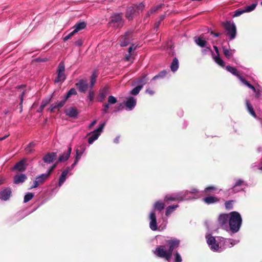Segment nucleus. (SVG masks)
Segmentation results:
<instances>
[{"mask_svg": "<svg viewBox=\"0 0 262 262\" xmlns=\"http://www.w3.org/2000/svg\"><path fill=\"white\" fill-rule=\"evenodd\" d=\"M27 159H23L18 162L16 163L12 168L13 170H16L19 172L25 171L27 167L28 164H27Z\"/></svg>", "mask_w": 262, "mask_h": 262, "instance_id": "12", "label": "nucleus"}, {"mask_svg": "<svg viewBox=\"0 0 262 262\" xmlns=\"http://www.w3.org/2000/svg\"><path fill=\"white\" fill-rule=\"evenodd\" d=\"M11 190L10 188H6L0 191V199L3 201L8 200L11 194Z\"/></svg>", "mask_w": 262, "mask_h": 262, "instance_id": "23", "label": "nucleus"}, {"mask_svg": "<svg viewBox=\"0 0 262 262\" xmlns=\"http://www.w3.org/2000/svg\"><path fill=\"white\" fill-rule=\"evenodd\" d=\"M137 103V100L133 97L130 96L128 97L125 103V105L127 111L133 110L136 106Z\"/></svg>", "mask_w": 262, "mask_h": 262, "instance_id": "17", "label": "nucleus"}, {"mask_svg": "<svg viewBox=\"0 0 262 262\" xmlns=\"http://www.w3.org/2000/svg\"><path fill=\"white\" fill-rule=\"evenodd\" d=\"M83 42V40L81 38H80L75 42V45L76 46L80 47L82 45Z\"/></svg>", "mask_w": 262, "mask_h": 262, "instance_id": "61", "label": "nucleus"}, {"mask_svg": "<svg viewBox=\"0 0 262 262\" xmlns=\"http://www.w3.org/2000/svg\"><path fill=\"white\" fill-rule=\"evenodd\" d=\"M226 70L232 74L233 75L237 77L241 83L244 84L245 83V81H247L246 79L242 77L238 73V72L235 68L230 66H227L226 67Z\"/></svg>", "mask_w": 262, "mask_h": 262, "instance_id": "14", "label": "nucleus"}, {"mask_svg": "<svg viewBox=\"0 0 262 262\" xmlns=\"http://www.w3.org/2000/svg\"><path fill=\"white\" fill-rule=\"evenodd\" d=\"M206 238L207 239V243L209 246L211 250L215 252H222L223 250L222 246H219V244L216 243V239L214 237L210 235H206Z\"/></svg>", "mask_w": 262, "mask_h": 262, "instance_id": "8", "label": "nucleus"}, {"mask_svg": "<svg viewBox=\"0 0 262 262\" xmlns=\"http://www.w3.org/2000/svg\"><path fill=\"white\" fill-rule=\"evenodd\" d=\"M65 114L69 117L75 119L78 117L79 113L76 108L70 107L66 110Z\"/></svg>", "mask_w": 262, "mask_h": 262, "instance_id": "24", "label": "nucleus"}, {"mask_svg": "<svg viewBox=\"0 0 262 262\" xmlns=\"http://www.w3.org/2000/svg\"><path fill=\"white\" fill-rule=\"evenodd\" d=\"M149 227L152 231H156L157 230V219L155 212L154 211H152L149 215Z\"/></svg>", "mask_w": 262, "mask_h": 262, "instance_id": "19", "label": "nucleus"}, {"mask_svg": "<svg viewBox=\"0 0 262 262\" xmlns=\"http://www.w3.org/2000/svg\"><path fill=\"white\" fill-rule=\"evenodd\" d=\"M215 189V188L214 186H209V187H206L204 191L206 192H207L208 191L214 190Z\"/></svg>", "mask_w": 262, "mask_h": 262, "instance_id": "62", "label": "nucleus"}, {"mask_svg": "<svg viewBox=\"0 0 262 262\" xmlns=\"http://www.w3.org/2000/svg\"><path fill=\"white\" fill-rule=\"evenodd\" d=\"M124 23L122 13H116L111 15L108 24L110 27L118 29L122 28L124 25Z\"/></svg>", "mask_w": 262, "mask_h": 262, "instance_id": "3", "label": "nucleus"}, {"mask_svg": "<svg viewBox=\"0 0 262 262\" xmlns=\"http://www.w3.org/2000/svg\"><path fill=\"white\" fill-rule=\"evenodd\" d=\"M97 77V75L96 73V71H94L91 76V83H90V87L91 88H92L94 84L96 82V78Z\"/></svg>", "mask_w": 262, "mask_h": 262, "instance_id": "45", "label": "nucleus"}, {"mask_svg": "<svg viewBox=\"0 0 262 262\" xmlns=\"http://www.w3.org/2000/svg\"><path fill=\"white\" fill-rule=\"evenodd\" d=\"M137 14L135 8L133 5L127 9L125 17L128 20H130Z\"/></svg>", "mask_w": 262, "mask_h": 262, "instance_id": "22", "label": "nucleus"}, {"mask_svg": "<svg viewBox=\"0 0 262 262\" xmlns=\"http://www.w3.org/2000/svg\"><path fill=\"white\" fill-rule=\"evenodd\" d=\"M179 67V62L177 58L174 57L170 65V69L172 72H175L177 71Z\"/></svg>", "mask_w": 262, "mask_h": 262, "instance_id": "34", "label": "nucleus"}, {"mask_svg": "<svg viewBox=\"0 0 262 262\" xmlns=\"http://www.w3.org/2000/svg\"><path fill=\"white\" fill-rule=\"evenodd\" d=\"M251 168L253 169L257 168L258 169L262 170V162L260 163H254L251 165Z\"/></svg>", "mask_w": 262, "mask_h": 262, "instance_id": "54", "label": "nucleus"}, {"mask_svg": "<svg viewBox=\"0 0 262 262\" xmlns=\"http://www.w3.org/2000/svg\"><path fill=\"white\" fill-rule=\"evenodd\" d=\"M244 13H245L244 9H238L234 12L233 17H235L239 16Z\"/></svg>", "mask_w": 262, "mask_h": 262, "instance_id": "52", "label": "nucleus"}, {"mask_svg": "<svg viewBox=\"0 0 262 262\" xmlns=\"http://www.w3.org/2000/svg\"><path fill=\"white\" fill-rule=\"evenodd\" d=\"M75 33H74V31L73 30L71 32H70L69 34H68L67 35H66L65 37H63V39L64 41H66L68 40H69L71 37H72Z\"/></svg>", "mask_w": 262, "mask_h": 262, "instance_id": "60", "label": "nucleus"}, {"mask_svg": "<svg viewBox=\"0 0 262 262\" xmlns=\"http://www.w3.org/2000/svg\"><path fill=\"white\" fill-rule=\"evenodd\" d=\"M131 34L130 32H126L124 37H122L121 40L120 42V45L122 47H126L127 46L130 41L129 35Z\"/></svg>", "mask_w": 262, "mask_h": 262, "instance_id": "32", "label": "nucleus"}, {"mask_svg": "<svg viewBox=\"0 0 262 262\" xmlns=\"http://www.w3.org/2000/svg\"><path fill=\"white\" fill-rule=\"evenodd\" d=\"M244 183V181L241 179L237 180L233 187L231 189L232 192L236 193L240 191V189H237V187L241 185Z\"/></svg>", "mask_w": 262, "mask_h": 262, "instance_id": "40", "label": "nucleus"}, {"mask_svg": "<svg viewBox=\"0 0 262 262\" xmlns=\"http://www.w3.org/2000/svg\"><path fill=\"white\" fill-rule=\"evenodd\" d=\"M165 201H178V199L177 192L172 193V194H171L166 195L165 196Z\"/></svg>", "mask_w": 262, "mask_h": 262, "instance_id": "41", "label": "nucleus"}, {"mask_svg": "<svg viewBox=\"0 0 262 262\" xmlns=\"http://www.w3.org/2000/svg\"><path fill=\"white\" fill-rule=\"evenodd\" d=\"M154 253L156 256L164 258L166 260H169L171 256L168 249L166 248L164 245L157 246L154 251Z\"/></svg>", "mask_w": 262, "mask_h": 262, "instance_id": "5", "label": "nucleus"}, {"mask_svg": "<svg viewBox=\"0 0 262 262\" xmlns=\"http://www.w3.org/2000/svg\"><path fill=\"white\" fill-rule=\"evenodd\" d=\"M79 153L82 155V154L84 153V152L85 150V147L83 145H81L80 147Z\"/></svg>", "mask_w": 262, "mask_h": 262, "instance_id": "64", "label": "nucleus"}, {"mask_svg": "<svg viewBox=\"0 0 262 262\" xmlns=\"http://www.w3.org/2000/svg\"><path fill=\"white\" fill-rule=\"evenodd\" d=\"M72 151V147L70 146L68 147L66 152L60 155L57 160V162L61 163L67 161L70 158Z\"/></svg>", "mask_w": 262, "mask_h": 262, "instance_id": "18", "label": "nucleus"}, {"mask_svg": "<svg viewBox=\"0 0 262 262\" xmlns=\"http://www.w3.org/2000/svg\"><path fill=\"white\" fill-rule=\"evenodd\" d=\"M142 89V85H137L136 87L134 88L130 92V94L133 95H138L141 90Z\"/></svg>", "mask_w": 262, "mask_h": 262, "instance_id": "50", "label": "nucleus"}, {"mask_svg": "<svg viewBox=\"0 0 262 262\" xmlns=\"http://www.w3.org/2000/svg\"><path fill=\"white\" fill-rule=\"evenodd\" d=\"M58 162L56 161L54 164H53L47 170V173L46 174H48V176L49 177L50 175L51 174L53 170L57 166Z\"/></svg>", "mask_w": 262, "mask_h": 262, "instance_id": "51", "label": "nucleus"}, {"mask_svg": "<svg viewBox=\"0 0 262 262\" xmlns=\"http://www.w3.org/2000/svg\"><path fill=\"white\" fill-rule=\"evenodd\" d=\"M214 61L221 67L224 68L225 66V62L223 61L222 59L220 57V55L214 56L212 55Z\"/></svg>", "mask_w": 262, "mask_h": 262, "instance_id": "37", "label": "nucleus"}, {"mask_svg": "<svg viewBox=\"0 0 262 262\" xmlns=\"http://www.w3.org/2000/svg\"><path fill=\"white\" fill-rule=\"evenodd\" d=\"M68 174L66 173L65 172H62L61 175L59 177V181H58V186L60 187L62 185V184L65 182L67 176Z\"/></svg>", "mask_w": 262, "mask_h": 262, "instance_id": "42", "label": "nucleus"}, {"mask_svg": "<svg viewBox=\"0 0 262 262\" xmlns=\"http://www.w3.org/2000/svg\"><path fill=\"white\" fill-rule=\"evenodd\" d=\"M148 78L147 77V75H144L140 77L136 82V83L138 85H142V88L143 85H145L148 81Z\"/></svg>", "mask_w": 262, "mask_h": 262, "instance_id": "36", "label": "nucleus"}, {"mask_svg": "<svg viewBox=\"0 0 262 262\" xmlns=\"http://www.w3.org/2000/svg\"><path fill=\"white\" fill-rule=\"evenodd\" d=\"M82 156V155H81L79 153V150L78 149H76V155L75 156V162H76L77 163H78L79 160L80 159L81 157Z\"/></svg>", "mask_w": 262, "mask_h": 262, "instance_id": "55", "label": "nucleus"}, {"mask_svg": "<svg viewBox=\"0 0 262 262\" xmlns=\"http://www.w3.org/2000/svg\"><path fill=\"white\" fill-rule=\"evenodd\" d=\"M76 86L77 87L79 91L81 93L85 92L88 88L87 81L85 79L79 80V82L76 83Z\"/></svg>", "mask_w": 262, "mask_h": 262, "instance_id": "20", "label": "nucleus"}, {"mask_svg": "<svg viewBox=\"0 0 262 262\" xmlns=\"http://www.w3.org/2000/svg\"><path fill=\"white\" fill-rule=\"evenodd\" d=\"M25 94V92L23 91L20 96V102L19 103V106H20L19 112L20 113H21V112L23 111V102L24 97Z\"/></svg>", "mask_w": 262, "mask_h": 262, "instance_id": "56", "label": "nucleus"}, {"mask_svg": "<svg viewBox=\"0 0 262 262\" xmlns=\"http://www.w3.org/2000/svg\"><path fill=\"white\" fill-rule=\"evenodd\" d=\"M222 50L225 56L228 59H230L235 52V49H227L225 46L222 47Z\"/></svg>", "mask_w": 262, "mask_h": 262, "instance_id": "29", "label": "nucleus"}, {"mask_svg": "<svg viewBox=\"0 0 262 262\" xmlns=\"http://www.w3.org/2000/svg\"><path fill=\"white\" fill-rule=\"evenodd\" d=\"M221 238L223 239L222 242H223L222 248H223V250L226 248H231L239 243L238 240H235L232 238Z\"/></svg>", "mask_w": 262, "mask_h": 262, "instance_id": "15", "label": "nucleus"}, {"mask_svg": "<svg viewBox=\"0 0 262 262\" xmlns=\"http://www.w3.org/2000/svg\"><path fill=\"white\" fill-rule=\"evenodd\" d=\"M49 177L48 174L42 173L35 177L33 185L29 189L37 188L39 185L43 184Z\"/></svg>", "mask_w": 262, "mask_h": 262, "instance_id": "9", "label": "nucleus"}, {"mask_svg": "<svg viewBox=\"0 0 262 262\" xmlns=\"http://www.w3.org/2000/svg\"><path fill=\"white\" fill-rule=\"evenodd\" d=\"M77 93L75 89L71 88L67 93L65 98L68 99L73 95H77Z\"/></svg>", "mask_w": 262, "mask_h": 262, "instance_id": "47", "label": "nucleus"}, {"mask_svg": "<svg viewBox=\"0 0 262 262\" xmlns=\"http://www.w3.org/2000/svg\"><path fill=\"white\" fill-rule=\"evenodd\" d=\"M173 262H182V258L180 254L178 252L176 251L174 252L173 255Z\"/></svg>", "mask_w": 262, "mask_h": 262, "instance_id": "46", "label": "nucleus"}, {"mask_svg": "<svg viewBox=\"0 0 262 262\" xmlns=\"http://www.w3.org/2000/svg\"><path fill=\"white\" fill-rule=\"evenodd\" d=\"M246 86L251 89L255 93V97L259 98L262 94V88L259 85H258L256 88L251 84L247 80L245 81V83L243 84Z\"/></svg>", "mask_w": 262, "mask_h": 262, "instance_id": "11", "label": "nucleus"}, {"mask_svg": "<svg viewBox=\"0 0 262 262\" xmlns=\"http://www.w3.org/2000/svg\"><path fill=\"white\" fill-rule=\"evenodd\" d=\"M179 207V205H171L168 206L166 209L165 215L166 216H169L170 214H171L177 208Z\"/></svg>", "mask_w": 262, "mask_h": 262, "instance_id": "39", "label": "nucleus"}, {"mask_svg": "<svg viewBox=\"0 0 262 262\" xmlns=\"http://www.w3.org/2000/svg\"><path fill=\"white\" fill-rule=\"evenodd\" d=\"M57 77L54 80L55 83H62L66 79L67 76L65 74V66L63 61H61L57 69Z\"/></svg>", "mask_w": 262, "mask_h": 262, "instance_id": "6", "label": "nucleus"}, {"mask_svg": "<svg viewBox=\"0 0 262 262\" xmlns=\"http://www.w3.org/2000/svg\"><path fill=\"white\" fill-rule=\"evenodd\" d=\"M228 224L229 230L232 233L238 232L242 224V218L240 213L237 211L230 212Z\"/></svg>", "mask_w": 262, "mask_h": 262, "instance_id": "1", "label": "nucleus"}, {"mask_svg": "<svg viewBox=\"0 0 262 262\" xmlns=\"http://www.w3.org/2000/svg\"><path fill=\"white\" fill-rule=\"evenodd\" d=\"M86 26V24L84 21H80L76 23L73 27L74 33H77L78 31L84 29Z\"/></svg>", "mask_w": 262, "mask_h": 262, "instance_id": "30", "label": "nucleus"}, {"mask_svg": "<svg viewBox=\"0 0 262 262\" xmlns=\"http://www.w3.org/2000/svg\"><path fill=\"white\" fill-rule=\"evenodd\" d=\"M105 124L106 122L105 121L100 124L97 129L89 134V135H91V136L88 139V143L90 144H92L95 140L98 138L99 136L101 135V133L103 132Z\"/></svg>", "mask_w": 262, "mask_h": 262, "instance_id": "7", "label": "nucleus"}, {"mask_svg": "<svg viewBox=\"0 0 262 262\" xmlns=\"http://www.w3.org/2000/svg\"><path fill=\"white\" fill-rule=\"evenodd\" d=\"M233 201H226L225 203V207L227 209H232L233 208Z\"/></svg>", "mask_w": 262, "mask_h": 262, "instance_id": "57", "label": "nucleus"}, {"mask_svg": "<svg viewBox=\"0 0 262 262\" xmlns=\"http://www.w3.org/2000/svg\"><path fill=\"white\" fill-rule=\"evenodd\" d=\"M167 73V72L166 70H163L159 73L157 75L155 76L151 79V80L154 81L158 78H163L165 77Z\"/></svg>", "mask_w": 262, "mask_h": 262, "instance_id": "43", "label": "nucleus"}, {"mask_svg": "<svg viewBox=\"0 0 262 262\" xmlns=\"http://www.w3.org/2000/svg\"><path fill=\"white\" fill-rule=\"evenodd\" d=\"M203 202L208 205L215 204L220 201V199L217 196H209L203 199Z\"/></svg>", "mask_w": 262, "mask_h": 262, "instance_id": "28", "label": "nucleus"}, {"mask_svg": "<svg viewBox=\"0 0 262 262\" xmlns=\"http://www.w3.org/2000/svg\"><path fill=\"white\" fill-rule=\"evenodd\" d=\"M67 100V99H66V98H64L61 101H59L58 102H57V103H56L55 104H52L51 105V107H50L51 111L52 112L55 109H56V108L59 109V108H60L62 107H63L64 106V105L65 104Z\"/></svg>", "mask_w": 262, "mask_h": 262, "instance_id": "31", "label": "nucleus"}, {"mask_svg": "<svg viewBox=\"0 0 262 262\" xmlns=\"http://www.w3.org/2000/svg\"><path fill=\"white\" fill-rule=\"evenodd\" d=\"M108 94V89L107 88L104 87L99 90V95L97 98L98 102L103 101Z\"/></svg>", "mask_w": 262, "mask_h": 262, "instance_id": "26", "label": "nucleus"}, {"mask_svg": "<svg viewBox=\"0 0 262 262\" xmlns=\"http://www.w3.org/2000/svg\"><path fill=\"white\" fill-rule=\"evenodd\" d=\"M246 107L247 112L251 116H252L253 117H254L255 119L257 120L259 119L258 117L257 116L255 112V111L253 108L252 105L251 104L250 102L248 99L246 100Z\"/></svg>", "mask_w": 262, "mask_h": 262, "instance_id": "25", "label": "nucleus"}, {"mask_svg": "<svg viewBox=\"0 0 262 262\" xmlns=\"http://www.w3.org/2000/svg\"><path fill=\"white\" fill-rule=\"evenodd\" d=\"M133 6L135 7L138 14L140 12H142L145 7V6L143 3H140L138 5H134Z\"/></svg>", "mask_w": 262, "mask_h": 262, "instance_id": "44", "label": "nucleus"}, {"mask_svg": "<svg viewBox=\"0 0 262 262\" xmlns=\"http://www.w3.org/2000/svg\"><path fill=\"white\" fill-rule=\"evenodd\" d=\"M204 48H204L202 50V53L203 55H206L209 52H211L212 54V55H214V53L212 51L210 47H205Z\"/></svg>", "mask_w": 262, "mask_h": 262, "instance_id": "53", "label": "nucleus"}, {"mask_svg": "<svg viewBox=\"0 0 262 262\" xmlns=\"http://www.w3.org/2000/svg\"><path fill=\"white\" fill-rule=\"evenodd\" d=\"M34 196V194L32 192H27L24 196V202L27 203L30 201Z\"/></svg>", "mask_w": 262, "mask_h": 262, "instance_id": "48", "label": "nucleus"}, {"mask_svg": "<svg viewBox=\"0 0 262 262\" xmlns=\"http://www.w3.org/2000/svg\"><path fill=\"white\" fill-rule=\"evenodd\" d=\"M117 102V100L115 97L112 95L109 96L107 99V103H103L102 105L103 108L101 110L102 114L103 115L107 114L110 105L115 104Z\"/></svg>", "mask_w": 262, "mask_h": 262, "instance_id": "10", "label": "nucleus"}, {"mask_svg": "<svg viewBox=\"0 0 262 262\" xmlns=\"http://www.w3.org/2000/svg\"><path fill=\"white\" fill-rule=\"evenodd\" d=\"M163 4H159L156 6L152 7L150 9V10L153 13H155L159 9L162 8Z\"/></svg>", "mask_w": 262, "mask_h": 262, "instance_id": "59", "label": "nucleus"}, {"mask_svg": "<svg viewBox=\"0 0 262 262\" xmlns=\"http://www.w3.org/2000/svg\"><path fill=\"white\" fill-rule=\"evenodd\" d=\"M57 158V153L55 152H49L46 154L43 157V161L48 164L52 163Z\"/></svg>", "mask_w": 262, "mask_h": 262, "instance_id": "13", "label": "nucleus"}, {"mask_svg": "<svg viewBox=\"0 0 262 262\" xmlns=\"http://www.w3.org/2000/svg\"><path fill=\"white\" fill-rule=\"evenodd\" d=\"M194 41L198 46L202 48L205 47L207 44V41L200 37L195 38Z\"/></svg>", "mask_w": 262, "mask_h": 262, "instance_id": "38", "label": "nucleus"}, {"mask_svg": "<svg viewBox=\"0 0 262 262\" xmlns=\"http://www.w3.org/2000/svg\"><path fill=\"white\" fill-rule=\"evenodd\" d=\"M199 191L195 188H191L190 190H183L177 192L179 202L196 199L198 197L191 196L190 194H193L198 192Z\"/></svg>", "mask_w": 262, "mask_h": 262, "instance_id": "4", "label": "nucleus"}, {"mask_svg": "<svg viewBox=\"0 0 262 262\" xmlns=\"http://www.w3.org/2000/svg\"><path fill=\"white\" fill-rule=\"evenodd\" d=\"M257 6V3H253L249 6H247L244 9L245 12H250L254 10Z\"/></svg>", "mask_w": 262, "mask_h": 262, "instance_id": "49", "label": "nucleus"}, {"mask_svg": "<svg viewBox=\"0 0 262 262\" xmlns=\"http://www.w3.org/2000/svg\"><path fill=\"white\" fill-rule=\"evenodd\" d=\"M229 213L221 214L218 217V222L221 227L226 226L228 221L229 222Z\"/></svg>", "mask_w": 262, "mask_h": 262, "instance_id": "21", "label": "nucleus"}, {"mask_svg": "<svg viewBox=\"0 0 262 262\" xmlns=\"http://www.w3.org/2000/svg\"><path fill=\"white\" fill-rule=\"evenodd\" d=\"M72 170L71 169L70 166H68L66 168V169L63 171V172H65L66 174L69 173L70 175H71L72 173H70V172L72 171Z\"/></svg>", "mask_w": 262, "mask_h": 262, "instance_id": "63", "label": "nucleus"}, {"mask_svg": "<svg viewBox=\"0 0 262 262\" xmlns=\"http://www.w3.org/2000/svg\"><path fill=\"white\" fill-rule=\"evenodd\" d=\"M165 208V204L161 201H157L154 205V211L157 210L159 212L163 210Z\"/></svg>", "mask_w": 262, "mask_h": 262, "instance_id": "33", "label": "nucleus"}, {"mask_svg": "<svg viewBox=\"0 0 262 262\" xmlns=\"http://www.w3.org/2000/svg\"><path fill=\"white\" fill-rule=\"evenodd\" d=\"M222 25L225 30V35L228 36L229 39H234L236 36V27L235 24L231 21H226L223 23Z\"/></svg>", "mask_w": 262, "mask_h": 262, "instance_id": "2", "label": "nucleus"}, {"mask_svg": "<svg viewBox=\"0 0 262 262\" xmlns=\"http://www.w3.org/2000/svg\"><path fill=\"white\" fill-rule=\"evenodd\" d=\"M166 243L169 245L168 249L171 255L174 249L178 248L180 245V241L178 239L174 238L172 239L166 241Z\"/></svg>", "mask_w": 262, "mask_h": 262, "instance_id": "16", "label": "nucleus"}, {"mask_svg": "<svg viewBox=\"0 0 262 262\" xmlns=\"http://www.w3.org/2000/svg\"><path fill=\"white\" fill-rule=\"evenodd\" d=\"M94 98V92L93 91H90L88 96V100L92 102Z\"/></svg>", "mask_w": 262, "mask_h": 262, "instance_id": "58", "label": "nucleus"}, {"mask_svg": "<svg viewBox=\"0 0 262 262\" xmlns=\"http://www.w3.org/2000/svg\"><path fill=\"white\" fill-rule=\"evenodd\" d=\"M27 179V177L24 173L15 175L14 177V183L15 184H21L24 183Z\"/></svg>", "mask_w": 262, "mask_h": 262, "instance_id": "27", "label": "nucleus"}, {"mask_svg": "<svg viewBox=\"0 0 262 262\" xmlns=\"http://www.w3.org/2000/svg\"><path fill=\"white\" fill-rule=\"evenodd\" d=\"M51 99L50 98H47L45 99H43L41 103L40 106L37 109V112L38 113H41L44 109V108L46 107V106L50 102Z\"/></svg>", "mask_w": 262, "mask_h": 262, "instance_id": "35", "label": "nucleus"}]
</instances>
